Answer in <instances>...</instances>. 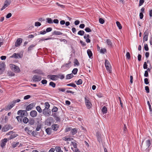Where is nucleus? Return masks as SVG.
<instances>
[{
  "mask_svg": "<svg viewBox=\"0 0 152 152\" xmlns=\"http://www.w3.org/2000/svg\"><path fill=\"white\" fill-rule=\"evenodd\" d=\"M85 101L87 108L88 109H90L91 107L92 104L90 101L89 99L87 97H85Z\"/></svg>",
  "mask_w": 152,
  "mask_h": 152,
  "instance_id": "f257e3e1",
  "label": "nucleus"
},
{
  "mask_svg": "<svg viewBox=\"0 0 152 152\" xmlns=\"http://www.w3.org/2000/svg\"><path fill=\"white\" fill-rule=\"evenodd\" d=\"M10 66L11 69L15 72L18 73L20 72V70L19 67L12 64H10Z\"/></svg>",
  "mask_w": 152,
  "mask_h": 152,
  "instance_id": "f03ea898",
  "label": "nucleus"
},
{
  "mask_svg": "<svg viewBox=\"0 0 152 152\" xmlns=\"http://www.w3.org/2000/svg\"><path fill=\"white\" fill-rule=\"evenodd\" d=\"M26 110H20L18 111L17 112L18 115H20L23 118L24 116H28V113Z\"/></svg>",
  "mask_w": 152,
  "mask_h": 152,
  "instance_id": "7ed1b4c3",
  "label": "nucleus"
},
{
  "mask_svg": "<svg viewBox=\"0 0 152 152\" xmlns=\"http://www.w3.org/2000/svg\"><path fill=\"white\" fill-rule=\"evenodd\" d=\"M105 65L107 70L110 73H111L112 72L111 68V66L109 61L107 59L105 60Z\"/></svg>",
  "mask_w": 152,
  "mask_h": 152,
  "instance_id": "20e7f679",
  "label": "nucleus"
},
{
  "mask_svg": "<svg viewBox=\"0 0 152 152\" xmlns=\"http://www.w3.org/2000/svg\"><path fill=\"white\" fill-rule=\"evenodd\" d=\"M5 64L2 62L0 63V75L2 74L5 69Z\"/></svg>",
  "mask_w": 152,
  "mask_h": 152,
  "instance_id": "39448f33",
  "label": "nucleus"
},
{
  "mask_svg": "<svg viewBox=\"0 0 152 152\" xmlns=\"http://www.w3.org/2000/svg\"><path fill=\"white\" fill-rule=\"evenodd\" d=\"M41 79V76L37 75H34L32 77V80L34 82H39Z\"/></svg>",
  "mask_w": 152,
  "mask_h": 152,
  "instance_id": "423d86ee",
  "label": "nucleus"
},
{
  "mask_svg": "<svg viewBox=\"0 0 152 152\" xmlns=\"http://www.w3.org/2000/svg\"><path fill=\"white\" fill-rule=\"evenodd\" d=\"M51 112L50 110L45 108L43 110L42 113L45 115L48 116L50 115Z\"/></svg>",
  "mask_w": 152,
  "mask_h": 152,
  "instance_id": "0eeeda50",
  "label": "nucleus"
},
{
  "mask_svg": "<svg viewBox=\"0 0 152 152\" xmlns=\"http://www.w3.org/2000/svg\"><path fill=\"white\" fill-rule=\"evenodd\" d=\"M148 31L147 29L144 32V37L143 38V41L144 42L145 41H147L148 40Z\"/></svg>",
  "mask_w": 152,
  "mask_h": 152,
  "instance_id": "6e6552de",
  "label": "nucleus"
},
{
  "mask_svg": "<svg viewBox=\"0 0 152 152\" xmlns=\"http://www.w3.org/2000/svg\"><path fill=\"white\" fill-rule=\"evenodd\" d=\"M11 58H21L22 57V56L20 55L19 53H14L10 57Z\"/></svg>",
  "mask_w": 152,
  "mask_h": 152,
  "instance_id": "1a4fd4ad",
  "label": "nucleus"
},
{
  "mask_svg": "<svg viewBox=\"0 0 152 152\" xmlns=\"http://www.w3.org/2000/svg\"><path fill=\"white\" fill-rule=\"evenodd\" d=\"M48 76L50 78V79L53 80H56L59 78L58 75H49Z\"/></svg>",
  "mask_w": 152,
  "mask_h": 152,
  "instance_id": "9d476101",
  "label": "nucleus"
},
{
  "mask_svg": "<svg viewBox=\"0 0 152 152\" xmlns=\"http://www.w3.org/2000/svg\"><path fill=\"white\" fill-rule=\"evenodd\" d=\"M22 39L20 38H18L15 43V46L16 47L20 46L22 41Z\"/></svg>",
  "mask_w": 152,
  "mask_h": 152,
  "instance_id": "9b49d317",
  "label": "nucleus"
},
{
  "mask_svg": "<svg viewBox=\"0 0 152 152\" xmlns=\"http://www.w3.org/2000/svg\"><path fill=\"white\" fill-rule=\"evenodd\" d=\"M35 104L33 103L30 104L26 107V110L27 111L31 110L35 106Z\"/></svg>",
  "mask_w": 152,
  "mask_h": 152,
  "instance_id": "f8f14e48",
  "label": "nucleus"
},
{
  "mask_svg": "<svg viewBox=\"0 0 152 152\" xmlns=\"http://www.w3.org/2000/svg\"><path fill=\"white\" fill-rule=\"evenodd\" d=\"M7 141V138H4L1 141V144L0 145L1 146L2 148H3L6 145V143Z\"/></svg>",
  "mask_w": 152,
  "mask_h": 152,
  "instance_id": "ddd939ff",
  "label": "nucleus"
},
{
  "mask_svg": "<svg viewBox=\"0 0 152 152\" xmlns=\"http://www.w3.org/2000/svg\"><path fill=\"white\" fill-rule=\"evenodd\" d=\"M11 126L10 125H5L3 127L2 129V131L6 132L9 129L11 128Z\"/></svg>",
  "mask_w": 152,
  "mask_h": 152,
  "instance_id": "4468645a",
  "label": "nucleus"
},
{
  "mask_svg": "<svg viewBox=\"0 0 152 152\" xmlns=\"http://www.w3.org/2000/svg\"><path fill=\"white\" fill-rule=\"evenodd\" d=\"M37 115V112L36 110H33L31 111L30 113V115L32 117H36Z\"/></svg>",
  "mask_w": 152,
  "mask_h": 152,
  "instance_id": "2eb2a0df",
  "label": "nucleus"
},
{
  "mask_svg": "<svg viewBox=\"0 0 152 152\" xmlns=\"http://www.w3.org/2000/svg\"><path fill=\"white\" fill-rule=\"evenodd\" d=\"M64 66L69 69L71 66V61L70 60H69L68 61V63L64 64L62 66V67Z\"/></svg>",
  "mask_w": 152,
  "mask_h": 152,
  "instance_id": "dca6fc26",
  "label": "nucleus"
},
{
  "mask_svg": "<svg viewBox=\"0 0 152 152\" xmlns=\"http://www.w3.org/2000/svg\"><path fill=\"white\" fill-rule=\"evenodd\" d=\"M52 115L55 118V119L57 121H60V119L58 117L56 113H54L52 114Z\"/></svg>",
  "mask_w": 152,
  "mask_h": 152,
  "instance_id": "f3484780",
  "label": "nucleus"
},
{
  "mask_svg": "<svg viewBox=\"0 0 152 152\" xmlns=\"http://www.w3.org/2000/svg\"><path fill=\"white\" fill-rule=\"evenodd\" d=\"M151 144V141L150 140H147L146 141V144L145 146V148H146L149 147Z\"/></svg>",
  "mask_w": 152,
  "mask_h": 152,
  "instance_id": "a211bd4d",
  "label": "nucleus"
},
{
  "mask_svg": "<svg viewBox=\"0 0 152 152\" xmlns=\"http://www.w3.org/2000/svg\"><path fill=\"white\" fill-rule=\"evenodd\" d=\"M34 73L37 74L39 75H43V72L40 70L37 69L33 71Z\"/></svg>",
  "mask_w": 152,
  "mask_h": 152,
  "instance_id": "6ab92c4d",
  "label": "nucleus"
},
{
  "mask_svg": "<svg viewBox=\"0 0 152 152\" xmlns=\"http://www.w3.org/2000/svg\"><path fill=\"white\" fill-rule=\"evenodd\" d=\"M14 106V104H13L12 102L10 103V104L8 105L7 107L6 108V110H9L11 109Z\"/></svg>",
  "mask_w": 152,
  "mask_h": 152,
  "instance_id": "aec40b11",
  "label": "nucleus"
},
{
  "mask_svg": "<svg viewBox=\"0 0 152 152\" xmlns=\"http://www.w3.org/2000/svg\"><path fill=\"white\" fill-rule=\"evenodd\" d=\"M59 127V125L57 124H53L52 126V128L55 131H56L58 130Z\"/></svg>",
  "mask_w": 152,
  "mask_h": 152,
  "instance_id": "412c9836",
  "label": "nucleus"
},
{
  "mask_svg": "<svg viewBox=\"0 0 152 152\" xmlns=\"http://www.w3.org/2000/svg\"><path fill=\"white\" fill-rule=\"evenodd\" d=\"M87 53L89 56V58H91V57L92 56L93 54L92 52L90 49H88L87 50Z\"/></svg>",
  "mask_w": 152,
  "mask_h": 152,
  "instance_id": "4be33fe9",
  "label": "nucleus"
},
{
  "mask_svg": "<svg viewBox=\"0 0 152 152\" xmlns=\"http://www.w3.org/2000/svg\"><path fill=\"white\" fill-rule=\"evenodd\" d=\"M35 120L33 118H30L29 120L28 123L31 125H33L34 123Z\"/></svg>",
  "mask_w": 152,
  "mask_h": 152,
  "instance_id": "5701e85b",
  "label": "nucleus"
},
{
  "mask_svg": "<svg viewBox=\"0 0 152 152\" xmlns=\"http://www.w3.org/2000/svg\"><path fill=\"white\" fill-rule=\"evenodd\" d=\"M70 132L73 135H74L77 133V129L76 128L72 129Z\"/></svg>",
  "mask_w": 152,
  "mask_h": 152,
  "instance_id": "b1692460",
  "label": "nucleus"
},
{
  "mask_svg": "<svg viewBox=\"0 0 152 152\" xmlns=\"http://www.w3.org/2000/svg\"><path fill=\"white\" fill-rule=\"evenodd\" d=\"M45 131L48 134L50 135L51 133V128H48L46 129Z\"/></svg>",
  "mask_w": 152,
  "mask_h": 152,
  "instance_id": "393cba45",
  "label": "nucleus"
},
{
  "mask_svg": "<svg viewBox=\"0 0 152 152\" xmlns=\"http://www.w3.org/2000/svg\"><path fill=\"white\" fill-rule=\"evenodd\" d=\"M74 77V76L72 73L66 75V79H70Z\"/></svg>",
  "mask_w": 152,
  "mask_h": 152,
  "instance_id": "a878e982",
  "label": "nucleus"
},
{
  "mask_svg": "<svg viewBox=\"0 0 152 152\" xmlns=\"http://www.w3.org/2000/svg\"><path fill=\"white\" fill-rule=\"evenodd\" d=\"M102 111L103 113H106L107 111V107L105 106H104L102 109Z\"/></svg>",
  "mask_w": 152,
  "mask_h": 152,
  "instance_id": "bb28decb",
  "label": "nucleus"
},
{
  "mask_svg": "<svg viewBox=\"0 0 152 152\" xmlns=\"http://www.w3.org/2000/svg\"><path fill=\"white\" fill-rule=\"evenodd\" d=\"M18 136L17 134H11L10 137L8 138L9 140H11L12 139L15 138V137Z\"/></svg>",
  "mask_w": 152,
  "mask_h": 152,
  "instance_id": "cd10ccee",
  "label": "nucleus"
},
{
  "mask_svg": "<svg viewBox=\"0 0 152 152\" xmlns=\"http://www.w3.org/2000/svg\"><path fill=\"white\" fill-rule=\"evenodd\" d=\"M63 33L60 31H55L53 33V35H60L62 34Z\"/></svg>",
  "mask_w": 152,
  "mask_h": 152,
  "instance_id": "c85d7f7f",
  "label": "nucleus"
},
{
  "mask_svg": "<svg viewBox=\"0 0 152 152\" xmlns=\"http://www.w3.org/2000/svg\"><path fill=\"white\" fill-rule=\"evenodd\" d=\"M19 144V142L16 143L15 142H13L12 144V146L13 148H15Z\"/></svg>",
  "mask_w": 152,
  "mask_h": 152,
  "instance_id": "c756f323",
  "label": "nucleus"
},
{
  "mask_svg": "<svg viewBox=\"0 0 152 152\" xmlns=\"http://www.w3.org/2000/svg\"><path fill=\"white\" fill-rule=\"evenodd\" d=\"M46 20L48 23L49 24H52L53 23V21L51 18H47Z\"/></svg>",
  "mask_w": 152,
  "mask_h": 152,
  "instance_id": "7c9ffc66",
  "label": "nucleus"
},
{
  "mask_svg": "<svg viewBox=\"0 0 152 152\" xmlns=\"http://www.w3.org/2000/svg\"><path fill=\"white\" fill-rule=\"evenodd\" d=\"M23 121L25 124H27L28 122L29 119L26 117H24L23 119Z\"/></svg>",
  "mask_w": 152,
  "mask_h": 152,
  "instance_id": "2f4dec72",
  "label": "nucleus"
},
{
  "mask_svg": "<svg viewBox=\"0 0 152 152\" xmlns=\"http://www.w3.org/2000/svg\"><path fill=\"white\" fill-rule=\"evenodd\" d=\"M23 117L20 116H18L16 117V119H17L18 122H22V119Z\"/></svg>",
  "mask_w": 152,
  "mask_h": 152,
  "instance_id": "473e14b6",
  "label": "nucleus"
},
{
  "mask_svg": "<svg viewBox=\"0 0 152 152\" xmlns=\"http://www.w3.org/2000/svg\"><path fill=\"white\" fill-rule=\"evenodd\" d=\"M35 45H31L28 48V51H30L31 50H33L34 48L35 47Z\"/></svg>",
  "mask_w": 152,
  "mask_h": 152,
  "instance_id": "72a5a7b5",
  "label": "nucleus"
},
{
  "mask_svg": "<svg viewBox=\"0 0 152 152\" xmlns=\"http://www.w3.org/2000/svg\"><path fill=\"white\" fill-rule=\"evenodd\" d=\"M51 39V37H50V38L48 37L47 38H46V39H45V38H43V37H42V38H41V39H39V42H40L41 41H43L45 40H48L50 39Z\"/></svg>",
  "mask_w": 152,
  "mask_h": 152,
  "instance_id": "f704fd0d",
  "label": "nucleus"
},
{
  "mask_svg": "<svg viewBox=\"0 0 152 152\" xmlns=\"http://www.w3.org/2000/svg\"><path fill=\"white\" fill-rule=\"evenodd\" d=\"M116 24L117 25V26L118 27L119 29H121L122 28V26L120 22L118 21H117L116 22Z\"/></svg>",
  "mask_w": 152,
  "mask_h": 152,
  "instance_id": "c9c22d12",
  "label": "nucleus"
},
{
  "mask_svg": "<svg viewBox=\"0 0 152 152\" xmlns=\"http://www.w3.org/2000/svg\"><path fill=\"white\" fill-rule=\"evenodd\" d=\"M74 66H75L76 65L78 66L80 64L78 61L77 59H74Z\"/></svg>",
  "mask_w": 152,
  "mask_h": 152,
  "instance_id": "e433bc0d",
  "label": "nucleus"
},
{
  "mask_svg": "<svg viewBox=\"0 0 152 152\" xmlns=\"http://www.w3.org/2000/svg\"><path fill=\"white\" fill-rule=\"evenodd\" d=\"M85 33V32L83 30H80L78 32V34L80 36L83 35Z\"/></svg>",
  "mask_w": 152,
  "mask_h": 152,
  "instance_id": "4c0bfd02",
  "label": "nucleus"
},
{
  "mask_svg": "<svg viewBox=\"0 0 152 152\" xmlns=\"http://www.w3.org/2000/svg\"><path fill=\"white\" fill-rule=\"evenodd\" d=\"M7 74L8 76H12L15 75V74L11 71L8 72Z\"/></svg>",
  "mask_w": 152,
  "mask_h": 152,
  "instance_id": "58836bf2",
  "label": "nucleus"
},
{
  "mask_svg": "<svg viewBox=\"0 0 152 152\" xmlns=\"http://www.w3.org/2000/svg\"><path fill=\"white\" fill-rule=\"evenodd\" d=\"M66 86H71L74 88H75L76 87V85L73 83L67 84Z\"/></svg>",
  "mask_w": 152,
  "mask_h": 152,
  "instance_id": "ea45409f",
  "label": "nucleus"
},
{
  "mask_svg": "<svg viewBox=\"0 0 152 152\" xmlns=\"http://www.w3.org/2000/svg\"><path fill=\"white\" fill-rule=\"evenodd\" d=\"M75 82H76V84L77 85H79L82 84L83 81L81 79H80L77 82L75 81Z\"/></svg>",
  "mask_w": 152,
  "mask_h": 152,
  "instance_id": "a19ab883",
  "label": "nucleus"
},
{
  "mask_svg": "<svg viewBox=\"0 0 152 152\" xmlns=\"http://www.w3.org/2000/svg\"><path fill=\"white\" fill-rule=\"evenodd\" d=\"M49 85L51 86L53 88H55L56 87V84L53 82H51L49 83Z\"/></svg>",
  "mask_w": 152,
  "mask_h": 152,
  "instance_id": "79ce46f5",
  "label": "nucleus"
},
{
  "mask_svg": "<svg viewBox=\"0 0 152 152\" xmlns=\"http://www.w3.org/2000/svg\"><path fill=\"white\" fill-rule=\"evenodd\" d=\"M106 42L108 45L110 46H111L112 45V43L110 39H107Z\"/></svg>",
  "mask_w": 152,
  "mask_h": 152,
  "instance_id": "37998d69",
  "label": "nucleus"
},
{
  "mask_svg": "<svg viewBox=\"0 0 152 152\" xmlns=\"http://www.w3.org/2000/svg\"><path fill=\"white\" fill-rule=\"evenodd\" d=\"M36 109L39 113H41L42 112V110L39 106H37L36 107Z\"/></svg>",
  "mask_w": 152,
  "mask_h": 152,
  "instance_id": "c03bdc74",
  "label": "nucleus"
},
{
  "mask_svg": "<svg viewBox=\"0 0 152 152\" xmlns=\"http://www.w3.org/2000/svg\"><path fill=\"white\" fill-rule=\"evenodd\" d=\"M77 71L78 69L77 68H75L73 70L72 72L74 75H76L77 73Z\"/></svg>",
  "mask_w": 152,
  "mask_h": 152,
  "instance_id": "a18cd8bd",
  "label": "nucleus"
},
{
  "mask_svg": "<svg viewBox=\"0 0 152 152\" xmlns=\"http://www.w3.org/2000/svg\"><path fill=\"white\" fill-rule=\"evenodd\" d=\"M45 108L47 109H48L50 107V104L48 102H45Z\"/></svg>",
  "mask_w": 152,
  "mask_h": 152,
  "instance_id": "49530a36",
  "label": "nucleus"
},
{
  "mask_svg": "<svg viewBox=\"0 0 152 152\" xmlns=\"http://www.w3.org/2000/svg\"><path fill=\"white\" fill-rule=\"evenodd\" d=\"M55 149H56V151L57 152H58L59 151H60L61 150V148L60 147H58V146H56L55 147Z\"/></svg>",
  "mask_w": 152,
  "mask_h": 152,
  "instance_id": "de8ad7c7",
  "label": "nucleus"
},
{
  "mask_svg": "<svg viewBox=\"0 0 152 152\" xmlns=\"http://www.w3.org/2000/svg\"><path fill=\"white\" fill-rule=\"evenodd\" d=\"M85 30L87 32H89L91 31V29L88 27H86L85 29Z\"/></svg>",
  "mask_w": 152,
  "mask_h": 152,
  "instance_id": "09e8293b",
  "label": "nucleus"
},
{
  "mask_svg": "<svg viewBox=\"0 0 152 152\" xmlns=\"http://www.w3.org/2000/svg\"><path fill=\"white\" fill-rule=\"evenodd\" d=\"M144 48L145 50L146 51H148L149 50V48L148 47V45L147 44H145L144 45Z\"/></svg>",
  "mask_w": 152,
  "mask_h": 152,
  "instance_id": "8fccbe9b",
  "label": "nucleus"
},
{
  "mask_svg": "<svg viewBox=\"0 0 152 152\" xmlns=\"http://www.w3.org/2000/svg\"><path fill=\"white\" fill-rule=\"evenodd\" d=\"M147 104L148 105L150 112H151L152 113V109L151 108V106L149 101H148L147 102Z\"/></svg>",
  "mask_w": 152,
  "mask_h": 152,
  "instance_id": "3c124183",
  "label": "nucleus"
},
{
  "mask_svg": "<svg viewBox=\"0 0 152 152\" xmlns=\"http://www.w3.org/2000/svg\"><path fill=\"white\" fill-rule=\"evenodd\" d=\"M106 51V50L105 48L101 49L100 50V53H102L104 54Z\"/></svg>",
  "mask_w": 152,
  "mask_h": 152,
  "instance_id": "603ef678",
  "label": "nucleus"
},
{
  "mask_svg": "<svg viewBox=\"0 0 152 152\" xmlns=\"http://www.w3.org/2000/svg\"><path fill=\"white\" fill-rule=\"evenodd\" d=\"M99 23L102 24H103L104 22V20L102 18H99Z\"/></svg>",
  "mask_w": 152,
  "mask_h": 152,
  "instance_id": "864d4df0",
  "label": "nucleus"
},
{
  "mask_svg": "<svg viewBox=\"0 0 152 152\" xmlns=\"http://www.w3.org/2000/svg\"><path fill=\"white\" fill-rule=\"evenodd\" d=\"M31 97V96L30 95H27L26 96H25L24 97L23 99L24 100H27L29 98H30Z\"/></svg>",
  "mask_w": 152,
  "mask_h": 152,
  "instance_id": "5fc2aeb1",
  "label": "nucleus"
},
{
  "mask_svg": "<svg viewBox=\"0 0 152 152\" xmlns=\"http://www.w3.org/2000/svg\"><path fill=\"white\" fill-rule=\"evenodd\" d=\"M58 108L56 107H54L52 110V112H56Z\"/></svg>",
  "mask_w": 152,
  "mask_h": 152,
  "instance_id": "6e6d98bb",
  "label": "nucleus"
},
{
  "mask_svg": "<svg viewBox=\"0 0 152 152\" xmlns=\"http://www.w3.org/2000/svg\"><path fill=\"white\" fill-rule=\"evenodd\" d=\"M4 3L9 5L11 3V1L10 0H6Z\"/></svg>",
  "mask_w": 152,
  "mask_h": 152,
  "instance_id": "4d7b16f0",
  "label": "nucleus"
},
{
  "mask_svg": "<svg viewBox=\"0 0 152 152\" xmlns=\"http://www.w3.org/2000/svg\"><path fill=\"white\" fill-rule=\"evenodd\" d=\"M148 68V65L147 64V63L146 62H144L143 65V68L145 69H147Z\"/></svg>",
  "mask_w": 152,
  "mask_h": 152,
  "instance_id": "13d9d810",
  "label": "nucleus"
},
{
  "mask_svg": "<svg viewBox=\"0 0 152 152\" xmlns=\"http://www.w3.org/2000/svg\"><path fill=\"white\" fill-rule=\"evenodd\" d=\"M126 57L128 59H129L130 58V55L129 52H127L126 54Z\"/></svg>",
  "mask_w": 152,
  "mask_h": 152,
  "instance_id": "bf43d9fd",
  "label": "nucleus"
},
{
  "mask_svg": "<svg viewBox=\"0 0 152 152\" xmlns=\"http://www.w3.org/2000/svg\"><path fill=\"white\" fill-rule=\"evenodd\" d=\"M41 25V23L38 22H36L35 23V26H40Z\"/></svg>",
  "mask_w": 152,
  "mask_h": 152,
  "instance_id": "052dcab7",
  "label": "nucleus"
},
{
  "mask_svg": "<svg viewBox=\"0 0 152 152\" xmlns=\"http://www.w3.org/2000/svg\"><path fill=\"white\" fill-rule=\"evenodd\" d=\"M8 5L7 4H6L4 3V6L2 7L1 9V10H3L6 7H7Z\"/></svg>",
  "mask_w": 152,
  "mask_h": 152,
  "instance_id": "680f3d73",
  "label": "nucleus"
},
{
  "mask_svg": "<svg viewBox=\"0 0 152 152\" xmlns=\"http://www.w3.org/2000/svg\"><path fill=\"white\" fill-rule=\"evenodd\" d=\"M52 29L51 28L49 27L48 28L46 29V32H48L52 31Z\"/></svg>",
  "mask_w": 152,
  "mask_h": 152,
  "instance_id": "e2e57ef3",
  "label": "nucleus"
},
{
  "mask_svg": "<svg viewBox=\"0 0 152 152\" xmlns=\"http://www.w3.org/2000/svg\"><path fill=\"white\" fill-rule=\"evenodd\" d=\"M144 82L145 84L147 85L149 84V82L148 79L147 78H145L144 79Z\"/></svg>",
  "mask_w": 152,
  "mask_h": 152,
  "instance_id": "0e129e2a",
  "label": "nucleus"
},
{
  "mask_svg": "<svg viewBox=\"0 0 152 152\" xmlns=\"http://www.w3.org/2000/svg\"><path fill=\"white\" fill-rule=\"evenodd\" d=\"M145 89L147 93H148L149 92V88L148 86H146L145 87Z\"/></svg>",
  "mask_w": 152,
  "mask_h": 152,
  "instance_id": "69168bd1",
  "label": "nucleus"
},
{
  "mask_svg": "<svg viewBox=\"0 0 152 152\" xmlns=\"http://www.w3.org/2000/svg\"><path fill=\"white\" fill-rule=\"evenodd\" d=\"M144 2V0H140L139 6H140L142 5Z\"/></svg>",
  "mask_w": 152,
  "mask_h": 152,
  "instance_id": "338daca9",
  "label": "nucleus"
},
{
  "mask_svg": "<svg viewBox=\"0 0 152 152\" xmlns=\"http://www.w3.org/2000/svg\"><path fill=\"white\" fill-rule=\"evenodd\" d=\"M47 80H45V79L41 81V83L43 84H46L47 83Z\"/></svg>",
  "mask_w": 152,
  "mask_h": 152,
  "instance_id": "774afa93",
  "label": "nucleus"
}]
</instances>
